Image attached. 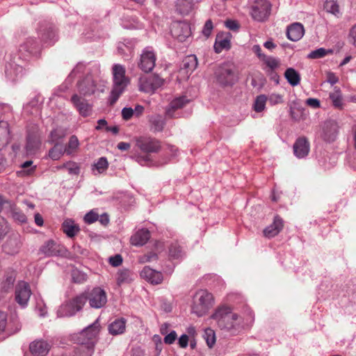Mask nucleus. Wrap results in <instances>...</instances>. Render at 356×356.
Segmentation results:
<instances>
[{"label": "nucleus", "mask_w": 356, "mask_h": 356, "mask_svg": "<svg viewBox=\"0 0 356 356\" xmlns=\"http://www.w3.org/2000/svg\"><path fill=\"white\" fill-rule=\"evenodd\" d=\"M218 327L232 335L238 334L243 328V318L228 307H218L211 315Z\"/></svg>", "instance_id": "f257e3e1"}, {"label": "nucleus", "mask_w": 356, "mask_h": 356, "mask_svg": "<svg viewBox=\"0 0 356 356\" xmlns=\"http://www.w3.org/2000/svg\"><path fill=\"white\" fill-rule=\"evenodd\" d=\"M99 330L100 324L97 319L92 325L80 332L76 339L79 346L75 349L74 356H92Z\"/></svg>", "instance_id": "f03ea898"}, {"label": "nucleus", "mask_w": 356, "mask_h": 356, "mask_svg": "<svg viewBox=\"0 0 356 356\" xmlns=\"http://www.w3.org/2000/svg\"><path fill=\"white\" fill-rule=\"evenodd\" d=\"M113 88L111 92L110 104L113 105L124 92L130 83V79L126 76V69L120 64H115L112 68Z\"/></svg>", "instance_id": "7ed1b4c3"}, {"label": "nucleus", "mask_w": 356, "mask_h": 356, "mask_svg": "<svg viewBox=\"0 0 356 356\" xmlns=\"http://www.w3.org/2000/svg\"><path fill=\"white\" fill-rule=\"evenodd\" d=\"M213 305V297L212 293L207 290L197 291L193 297L191 311L196 316L201 317L204 316Z\"/></svg>", "instance_id": "20e7f679"}, {"label": "nucleus", "mask_w": 356, "mask_h": 356, "mask_svg": "<svg viewBox=\"0 0 356 356\" xmlns=\"http://www.w3.org/2000/svg\"><path fill=\"white\" fill-rule=\"evenodd\" d=\"M88 300L86 293H80L65 301L58 310L60 316H72L81 311Z\"/></svg>", "instance_id": "39448f33"}, {"label": "nucleus", "mask_w": 356, "mask_h": 356, "mask_svg": "<svg viewBox=\"0 0 356 356\" xmlns=\"http://www.w3.org/2000/svg\"><path fill=\"white\" fill-rule=\"evenodd\" d=\"M217 82L223 86H232L236 80L235 67L226 63L220 65L215 72Z\"/></svg>", "instance_id": "423d86ee"}, {"label": "nucleus", "mask_w": 356, "mask_h": 356, "mask_svg": "<svg viewBox=\"0 0 356 356\" xmlns=\"http://www.w3.org/2000/svg\"><path fill=\"white\" fill-rule=\"evenodd\" d=\"M339 133V125L336 120H325L320 126L319 136L326 143H332L336 140Z\"/></svg>", "instance_id": "0eeeda50"}, {"label": "nucleus", "mask_w": 356, "mask_h": 356, "mask_svg": "<svg viewBox=\"0 0 356 356\" xmlns=\"http://www.w3.org/2000/svg\"><path fill=\"white\" fill-rule=\"evenodd\" d=\"M164 80L157 74L143 76L139 79V90L146 93H154L163 86Z\"/></svg>", "instance_id": "6e6552de"}, {"label": "nucleus", "mask_w": 356, "mask_h": 356, "mask_svg": "<svg viewBox=\"0 0 356 356\" xmlns=\"http://www.w3.org/2000/svg\"><path fill=\"white\" fill-rule=\"evenodd\" d=\"M270 7L267 0H257L252 7L251 15L258 22L265 21L270 15Z\"/></svg>", "instance_id": "1a4fd4ad"}, {"label": "nucleus", "mask_w": 356, "mask_h": 356, "mask_svg": "<svg viewBox=\"0 0 356 356\" xmlns=\"http://www.w3.org/2000/svg\"><path fill=\"white\" fill-rule=\"evenodd\" d=\"M67 252L65 248L53 240L46 241L40 248L39 253L44 257L64 256Z\"/></svg>", "instance_id": "9d476101"}, {"label": "nucleus", "mask_w": 356, "mask_h": 356, "mask_svg": "<svg viewBox=\"0 0 356 356\" xmlns=\"http://www.w3.org/2000/svg\"><path fill=\"white\" fill-rule=\"evenodd\" d=\"M136 146L145 153H157L161 149V142L154 138L141 136L136 139Z\"/></svg>", "instance_id": "9b49d317"}, {"label": "nucleus", "mask_w": 356, "mask_h": 356, "mask_svg": "<svg viewBox=\"0 0 356 356\" xmlns=\"http://www.w3.org/2000/svg\"><path fill=\"white\" fill-rule=\"evenodd\" d=\"M88 300L91 307L95 309L102 308L107 302L106 293L100 287L94 288L88 294Z\"/></svg>", "instance_id": "f8f14e48"}, {"label": "nucleus", "mask_w": 356, "mask_h": 356, "mask_svg": "<svg viewBox=\"0 0 356 356\" xmlns=\"http://www.w3.org/2000/svg\"><path fill=\"white\" fill-rule=\"evenodd\" d=\"M71 102L83 117H87L92 113V106L79 94H74L71 97Z\"/></svg>", "instance_id": "ddd939ff"}, {"label": "nucleus", "mask_w": 356, "mask_h": 356, "mask_svg": "<svg viewBox=\"0 0 356 356\" xmlns=\"http://www.w3.org/2000/svg\"><path fill=\"white\" fill-rule=\"evenodd\" d=\"M22 242L18 234H13L3 245V250L5 253L14 255L19 252Z\"/></svg>", "instance_id": "4468645a"}, {"label": "nucleus", "mask_w": 356, "mask_h": 356, "mask_svg": "<svg viewBox=\"0 0 356 356\" xmlns=\"http://www.w3.org/2000/svg\"><path fill=\"white\" fill-rule=\"evenodd\" d=\"M31 295L29 285L24 282H20L17 284L15 290V300L21 306H25Z\"/></svg>", "instance_id": "2eb2a0df"}, {"label": "nucleus", "mask_w": 356, "mask_h": 356, "mask_svg": "<svg viewBox=\"0 0 356 356\" xmlns=\"http://www.w3.org/2000/svg\"><path fill=\"white\" fill-rule=\"evenodd\" d=\"M156 62V56L151 51H144L140 56V62L138 63L139 68L145 72H151Z\"/></svg>", "instance_id": "dca6fc26"}, {"label": "nucleus", "mask_w": 356, "mask_h": 356, "mask_svg": "<svg viewBox=\"0 0 356 356\" xmlns=\"http://www.w3.org/2000/svg\"><path fill=\"white\" fill-rule=\"evenodd\" d=\"M232 35L228 32L219 33L216 38L214 50L216 53L220 54L223 50H229L231 48Z\"/></svg>", "instance_id": "f3484780"}, {"label": "nucleus", "mask_w": 356, "mask_h": 356, "mask_svg": "<svg viewBox=\"0 0 356 356\" xmlns=\"http://www.w3.org/2000/svg\"><path fill=\"white\" fill-rule=\"evenodd\" d=\"M309 152V143L305 137L298 138L293 144V153L299 159L306 156Z\"/></svg>", "instance_id": "a211bd4d"}, {"label": "nucleus", "mask_w": 356, "mask_h": 356, "mask_svg": "<svg viewBox=\"0 0 356 356\" xmlns=\"http://www.w3.org/2000/svg\"><path fill=\"white\" fill-rule=\"evenodd\" d=\"M29 350L33 356H45L50 350V345L44 340H35L31 343Z\"/></svg>", "instance_id": "6ab92c4d"}, {"label": "nucleus", "mask_w": 356, "mask_h": 356, "mask_svg": "<svg viewBox=\"0 0 356 356\" xmlns=\"http://www.w3.org/2000/svg\"><path fill=\"white\" fill-rule=\"evenodd\" d=\"M79 95L86 97L94 94L96 85L90 76H87L78 83Z\"/></svg>", "instance_id": "aec40b11"}, {"label": "nucleus", "mask_w": 356, "mask_h": 356, "mask_svg": "<svg viewBox=\"0 0 356 356\" xmlns=\"http://www.w3.org/2000/svg\"><path fill=\"white\" fill-rule=\"evenodd\" d=\"M140 276L152 284H159L163 280L161 272L156 271L149 266H145L140 273Z\"/></svg>", "instance_id": "412c9836"}, {"label": "nucleus", "mask_w": 356, "mask_h": 356, "mask_svg": "<svg viewBox=\"0 0 356 356\" xmlns=\"http://www.w3.org/2000/svg\"><path fill=\"white\" fill-rule=\"evenodd\" d=\"M284 222L281 217L276 216L273 223L264 229V235L267 238L277 236L283 229Z\"/></svg>", "instance_id": "4be33fe9"}, {"label": "nucleus", "mask_w": 356, "mask_h": 356, "mask_svg": "<svg viewBox=\"0 0 356 356\" xmlns=\"http://www.w3.org/2000/svg\"><path fill=\"white\" fill-rule=\"evenodd\" d=\"M305 33L304 26L300 23H293L291 24L286 31L287 38L291 41H298Z\"/></svg>", "instance_id": "5701e85b"}, {"label": "nucleus", "mask_w": 356, "mask_h": 356, "mask_svg": "<svg viewBox=\"0 0 356 356\" xmlns=\"http://www.w3.org/2000/svg\"><path fill=\"white\" fill-rule=\"evenodd\" d=\"M150 238V232L145 229L137 231L131 236L130 241L133 245L142 246L145 245Z\"/></svg>", "instance_id": "b1692460"}, {"label": "nucleus", "mask_w": 356, "mask_h": 356, "mask_svg": "<svg viewBox=\"0 0 356 356\" xmlns=\"http://www.w3.org/2000/svg\"><path fill=\"white\" fill-rule=\"evenodd\" d=\"M41 145V140L37 134H29L26 145L27 154H35L39 149Z\"/></svg>", "instance_id": "393cba45"}, {"label": "nucleus", "mask_w": 356, "mask_h": 356, "mask_svg": "<svg viewBox=\"0 0 356 356\" xmlns=\"http://www.w3.org/2000/svg\"><path fill=\"white\" fill-rule=\"evenodd\" d=\"M329 99L331 101L332 106L337 110H343L344 102L343 95L339 88L334 87L333 91L330 92Z\"/></svg>", "instance_id": "a878e982"}, {"label": "nucleus", "mask_w": 356, "mask_h": 356, "mask_svg": "<svg viewBox=\"0 0 356 356\" xmlns=\"http://www.w3.org/2000/svg\"><path fill=\"white\" fill-rule=\"evenodd\" d=\"M9 140V124L6 121H0V150H1L8 144Z\"/></svg>", "instance_id": "bb28decb"}, {"label": "nucleus", "mask_w": 356, "mask_h": 356, "mask_svg": "<svg viewBox=\"0 0 356 356\" xmlns=\"http://www.w3.org/2000/svg\"><path fill=\"white\" fill-rule=\"evenodd\" d=\"M126 329V320L123 318L115 319L108 325V332L112 335L122 334Z\"/></svg>", "instance_id": "cd10ccee"}, {"label": "nucleus", "mask_w": 356, "mask_h": 356, "mask_svg": "<svg viewBox=\"0 0 356 356\" xmlns=\"http://www.w3.org/2000/svg\"><path fill=\"white\" fill-rule=\"evenodd\" d=\"M134 273L128 269L119 270L116 274V282L118 286L129 284L134 280Z\"/></svg>", "instance_id": "c85d7f7f"}, {"label": "nucleus", "mask_w": 356, "mask_h": 356, "mask_svg": "<svg viewBox=\"0 0 356 356\" xmlns=\"http://www.w3.org/2000/svg\"><path fill=\"white\" fill-rule=\"evenodd\" d=\"M15 281V273L14 271L8 272L1 284V289L4 292H8L13 288Z\"/></svg>", "instance_id": "c756f323"}, {"label": "nucleus", "mask_w": 356, "mask_h": 356, "mask_svg": "<svg viewBox=\"0 0 356 356\" xmlns=\"http://www.w3.org/2000/svg\"><path fill=\"white\" fill-rule=\"evenodd\" d=\"M284 77L292 86H298L300 83V75L293 68L289 67L284 72Z\"/></svg>", "instance_id": "7c9ffc66"}, {"label": "nucleus", "mask_w": 356, "mask_h": 356, "mask_svg": "<svg viewBox=\"0 0 356 356\" xmlns=\"http://www.w3.org/2000/svg\"><path fill=\"white\" fill-rule=\"evenodd\" d=\"M62 229L63 232L69 237L74 236L79 232V227L75 225L73 220L70 219L65 220L63 222Z\"/></svg>", "instance_id": "2f4dec72"}, {"label": "nucleus", "mask_w": 356, "mask_h": 356, "mask_svg": "<svg viewBox=\"0 0 356 356\" xmlns=\"http://www.w3.org/2000/svg\"><path fill=\"white\" fill-rule=\"evenodd\" d=\"M57 170L65 169L70 175H77L80 172V168L79 165L73 161H68L63 165L56 167Z\"/></svg>", "instance_id": "473e14b6"}, {"label": "nucleus", "mask_w": 356, "mask_h": 356, "mask_svg": "<svg viewBox=\"0 0 356 356\" xmlns=\"http://www.w3.org/2000/svg\"><path fill=\"white\" fill-rule=\"evenodd\" d=\"M65 153V148L61 143H54V146L49 149V156L53 160H58Z\"/></svg>", "instance_id": "72a5a7b5"}, {"label": "nucleus", "mask_w": 356, "mask_h": 356, "mask_svg": "<svg viewBox=\"0 0 356 356\" xmlns=\"http://www.w3.org/2000/svg\"><path fill=\"white\" fill-rule=\"evenodd\" d=\"M176 7L180 14L186 15L192 9V0H179Z\"/></svg>", "instance_id": "f704fd0d"}, {"label": "nucleus", "mask_w": 356, "mask_h": 356, "mask_svg": "<svg viewBox=\"0 0 356 356\" xmlns=\"http://www.w3.org/2000/svg\"><path fill=\"white\" fill-rule=\"evenodd\" d=\"M268 68V72L273 74L274 70L278 68L280 65V61L273 56H267L262 60Z\"/></svg>", "instance_id": "c9c22d12"}, {"label": "nucleus", "mask_w": 356, "mask_h": 356, "mask_svg": "<svg viewBox=\"0 0 356 356\" xmlns=\"http://www.w3.org/2000/svg\"><path fill=\"white\" fill-rule=\"evenodd\" d=\"M79 146V141L74 135L70 136L68 143L65 147V152L67 155L74 153Z\"/></svg>", "instance_id": "e433bc0d"}, {"label": "nucleus", "mask_w": 356, "mask_h": 356, "mask_svg": "<svg viewBox=\"0 0 356 356\" xmlns=\"http://www.w3.org/2000/svg\"><path fill=\"white\" fill-rule=\"evenodd\" d=\"M324 8L327 12L330 13L339 17L341 15L339 5L334 0H326Z\"/></svg>", "instance_id": "4c0bfd02"}, {"label": "nucleus", "mask_w": 356, "mask_h": 356, "mask_svg": "<svg viewBox=\"0 0 356 356\" xmlns=\"http://www.w3.org/2000/svg\"><path fill=\"white\" fill-rule=\"evenodd\" d=\"M33 161H27L22 164V170L17 172L19 176L31 175L35 170L36 166H32Z\"/></svg>", "instance_id": "58836bf2"}, {"label": "nucleus", "mask_w": 356, "mask_h": 356, "mask_svg": "<svg viewBox=\"0 0 356 356\" xmlns=\"http://www.w3.org/2000/svg\"><path fill=\"white\" fill-rule=\"evenodd\" d=\"M197 66V58L194 55L187 56L183 60V67L188 71L193 72Z\"/></svg>", "instance_id": "ea45409f"}, {"label": "nucleus", "mask_w": 356, "mask_h": 356, "mask_svg": "<svg viewBox=\"0 0 356 356\" xmlns=\"http://www.w3.org/2000/svg\"><path fill=\"white\" fill-rule=\"evenodd\" d=\"M266 101L267 97L266 95H261L257 96L253 105L254 110L257 113L263 111L265 109Z\"/></svg>", "instance_id": "a19ab883"}, {"label": "nucleus", "mask_w": 356, "mask_h": 356, "mask_svg": "<svg viewBox=\"0 0 356 356\" xmlns=\"http://www.w3.org/2000/svg\"><path fill=\"white\" fill-rule=\"evenodd\" d=\"M36 47V42L35 40L32 38H29L19 46V51L21 52H28L33 53V51L35 49Z\"/></svg>", "instance_id": "79ce46f5"}, {"label": "nucleus", "mask_w": 356, "mask_h": 356, "mask_svg": "<svg viewBox=\"0 0 356 356\" xmlns=\"http://www.w3.org/2000/svg\"><path fill=\"white\" fill-rule=\"evenodd\" d=\"M188 102L189 100L186 97H180L175 99L171 102L170 107L173 110L181 108Z\"/></svg>", "instance_id": "37998d69"}, {"label": "nucleus", "mask_w": 356, "mask_h": 356, "mask_svg": "<svg viewBox=\"0 0 356 356\" xmlns=\"http://www.w3.org/2000/svg\"><path fill=\"white\" fill-rule=\"evenodd\" d=\"M108 166V161L106 158L101 157L98 161L93 165L92 170H97L99 174L104 172L107 170Z\"/></svg>", "instance_id": "c03bdc74"}, {"label": "nucleus", "mask_w": 356, "mask_h": 356, "mask_svg": "<svg viewBox=\"0 0 356 356\" xmlns=\"http://www.w3.org/2000/svg\"><path fill=\"white\" fill-rule=\"evenodd\" d=\"M182 250L177 243H172L169 248V255L172 259H178L181 257Z\"/></svg>", "instance_id": "a18cd8bd"}, {"label": "nucleus", "mask_w": 356, "mask_h": 356, "mask_svg": "<svg viewBox=\"0 0 356 356\" xmlns=\"http://www.w3.org/2000/svg\"><path fill=\"white\" fill-rule=\"evenodd\" d=\"M204 338L209 348H212L216 343V335L214 331L211 328H207L204 331Z\"/></svg>", "instance_id": "49530a36"}, {"label": "nucleus", "mask_w": 356, "mask_h": 356, "mask_svg": "<svg viewBox=\"0 0 356 356\" xmlns=\"http://www.w3.org/2000/svg\"><path fill=\"white\" fill-rule=\"evenodd\" d=\"M332 50H326L324 48H319L316 50L312 51L309 54V58L316 59L325 56L327 54L332 53Z\"/></svg>", "instance_id": "de8ad7c7"}, {"label": "nucleus", "mask_w": 356, "mask_h": 356, "mask_svg": "<svg viewBox=\"0 0 356 356\" xmlns=\"http://www.w3.org/2000/svg\"><path fill=\"white\" fill-rule=\"evenodd\" d=\"M154 131H161L165 126V121L161 116H157L152 120Z\"/></svg>", "instance_id": "09e8293b"}, {"label": "nucleus", "mask_w": 356, "mask_h": 356, "mask_svg": "<svg viewBox=\"0 0 356 356\" xmlns=\"http://www.w3.org/2000/svg\"><path fill=\"white\" fill-rule=\"evenodd\" d=\"M65 136V133L63 130L56 129L51 131L50 137H49V142L51 143H58V140L63 138Z\"/></svg>", "instance_id": "8fccbe9b"}, {"label": "nucleus", "mask_w": 356, "mask_h": 356, "mask_svg": "<svg viewBox=\"0 0 356 356\" xmlns=\"http://www.w3.org/2000/svg\"><path fill=\"white\" fill-rule=\"evenodd\" d=\"M99 219V214L92 210L84 216V220L88 224H92Z\"/></svg>", "instance_id": "3c124183"}, {"label": "nucleus", "mask_w": 356, "mask_h": 356, "mask_svg": "<svg viewBox=\"0 0 356 356\" xmlns=\"http://www.w3.org/2000/svg\"><path fill=\"white\" fill-rule=\"evenodd\" d=\"M268 102L271 105H276L283 102V96L280 94L273 93L268 97Z\"/></svg>", "instance_id": "603ef678"}, {"label": "nucleus", "mask_w": 356, "mask_h": 356, "mask_svg": "<svg viewBox=\"0 0 356 356\" xmlns=\"http://www.w3.org/2000/svg\"><path fill=\"white\" fill-rule=\"evenodd\" d=\"M7 326V314L0 311V334L5 332Z\"/></svg>", "instance_id": "864d4df0"}, {"label": "nucleus", "mask_w": 356, "mask_h": 356, "mask_svg": "<svg viewBox=\"0 0 356 356\" xmlns=\"http://www.w3.org/2000/svg\"><path fill=\"white\" fill-rule=\"evenodd\" d=\"M122 257L120 254H115L113 257H109V264L113 267H118L122 263Z\"/></svg>", "instance_id": "5fc2aeb1"}, {"label": "nucleus", "mask_w": 356, "mask_h": 356, "mask_svg": "<svg viewBox=\"0 0 356 356\" xmlns=\"http://www.w3.org/2000/svg\"><path fill=\"white\" fill-rule=\"evenodd\" d=\"M213 29V22L211 19H209L206 22L203 30L202 33L206 38H209L211 33Z\"/></svg>", "instance_id": "6e6d98bb"}, {"label": "nucleus", "mask_w": 356, "mask_h": 356, "mask_svg": "<svg viewBox=\"0 0 356 356\" xmlns=\"http://www.w3.org/2000/svg\"><path fill=\"white\" fill-rule=\"evenodd\" d=\"M134 115V109L129 107H125L122 110V116L124 120H130Z\"/></svg>", "instance_id": "4d7b16f0"}, {"label": "nucleus", "mask_w": 356, "mask_h": 356, "mask_svg": "<svg viewBox=\"0 0 356 356\" xmlns=\"http://www.w3.org/2000/svg\"><path fill=\"white\" fill-rule=\"evenodd\" d=\"M348 40L349 42L356 47V24L350 29Z\"/></svg>", "instance_id": "13d9d810"}, {"label": "nucleus", "mask_w": 356, "mask_h": 356, "mask_svg": "<svg viewBox=\"0 0 356 356\" xmlns=\"http://www.w3.org/2000/svg\"><path fill=\"white\" fill-rule=\"evenodd\" d=\"M72 280L76 283H81L86 280V275L79 271H73Z\"/></svg>", "instance_id": "bf43d9fd"}, {"label": "nucleus", "mask_w": 356, "mask_h": 356, "mask_svg": "<svg viewBox=\"0 0 356 356\" xmlns=\"http://www.w3.org/2000/svg\"><path fill=\"white\" fill-rule=\"evenodd\" d=\"M177 29H181L182 30H185V33L184 35H176V36L178 38L179 40H183L185 39V38H187L190 35V31L189 27L186 24L181 25L179 24L177 26Z\"/></svg>", "instance_id": "052dcab7"}, {"label": "nucleus", "mask_w": 356, "mask_h": 356, "mask_svg": "<svg viewBox=\"0 0 356 356\" xmlns=\"http://www.w3.org/2000/svg\"><path fill=\"white\" fill-rule=\"evenodd\" d=\"M305 104L313 108H318L321 107V102L318 99L309 98L306 100Z\"/></svg>", "instance_id": "680f3d73"}, {"label": "nucleus", "mask_w": 356, "mask_h": 356, "mask_svg": "<svg viewBox=\"0 0 356 356\" xmlns=\"http://www.w3.org/2000/svg\"><path fill=\"white\" fill-rule=\"evenodd\" d=\"M177 333L175 331L170 332L168 335H166L164 338V343L166 344H172L177 339Z\"/></svg>", "instance_id": "e2e57ef3"}, {"label": "nucleus", "mask_w": 356, "mask_h": 356, "mask_svg": "<svg viewBox=\"0 0 356 356\" xmlns=\"http://www.w3.org/2000/svg\"><path fill=\"white\" fill-rule=\"evenodd\" d=\"M252 50L261 61L266 57L265 54H262L261 48L259 44H254Z\"/></svg>", "instance_id": "0e129e2a"}, {"label": "nucleus", "mask_w": 356, "mask_h": 356, "mask_svg": "<svg viewBox=\"0 0 356 356\" xmlns=\"http://www.w3.org/2000/svg\"><path fill=\"white\" fill-rule=\"evenodd\" d=\"M157 259V254L154 252H149L144 255L141 259V262H149Z\"/></svg>", "instance_id": "69168bd1"}, {"label": "nucleus", "mask_w": 356, "mask_h": 356, "mask_svg": "<svg viewBox=\"0 0 356 356\" xmlns=\"http://www.w3.org/2000/svg\"><path fill=\"white\" fill-rule=\"evenodd\" d=\"M225 26L227 28L232 31L238 30L239 28V24L238 22L231 19L227 20L225 22Z\"/></svg>", "instance_id": "338daca9"}, {"label": "nucleus", "mask_w": 356, "mask_h": 356, "mask_svg": "<svg viewBox=\"0 0 356 356\" xmlns=\"http://www.w3.org/2000/svg\"><path fill=\"white\" fill-rule=\"evenodd\" d=\"M188 343V337L186 334H182L179 339V345L181 348H186Z\"/></svg>", "instance_id": "774afa93"}]
</instances>
